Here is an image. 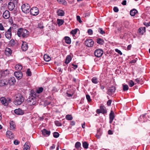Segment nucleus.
I'll use <instances>...</instances> for the list:
<instances>
[{
    "instance_id": "2f4dec72",
    "label": "nucleus",
    "mask_w": 150,
    "mask_h": 150,
    "mask_svg": "<svg viewBox=\"0 0 150 150\" xmlns=\"http://www.w3.org/2000/svg\"><path fill=\"white\" fill-rule=\"evenodd\" d=\"M64 23V21L63 20L58 19L57 20V23L59 26L62 25Z\"/></svg>"
},
{
    "instance_id": "e2e57ef3",
    "label": "nucleus",
    "mask_w": 150,
    "mask_h": 150,
    "mask_svg": "<svg viewBox=\"0 0 150 150\" xmlns=\"http://www.w3.org/2000/svg\"><path fill=\"white\" fill-rule=\"evenodd\" d=\"M67 96L69 97H71L73 95V93H72L71 94L69 93V91H67Z\"/></svg>"
},
{
    "instance_id": "a18cd8bd",
    "label": "nucleus",
    "mask_w": 150,
    "mask_h": 150,
    "mask_svg": "<svg viewBox=\"0 0 150 150\" xmlns=\"http://www.w3.org/2000/svg\"><path fill=\"white\" fill-rule=\"evenodd\" d=\"M0 30L1 31H4L5 30V28L1 23H0Z\"/></svg>"
},
{
    "instance_id": "5fc2aeb1",
    "label": "nucleus",
    "mask_w": 150,
    "mask_h": 150,
    "mask_svg": "<svg viewBox=\"0 0 150 150\" xmlns=\"http://www.w3.org/2000/svg\"><path fill=\"white\" fill-rule=\"evenodd\" d=\"M135 81L137 82V83H139L140 81H142V79H140V78H137L135 80Z\"/></svg>"
},
{
    "instance_id": "37998d69",
    "label": "nucleus",
    "mask_w": 150,
    "mask_h": 150,
    "mask_svg": "<svg viewBox=\"0 0 150 150\" xmlns=\"http://www.w3.org/2000/svg\"><path fill=\"white\" fill-rule=\"evenodd\" d=\"M59 133L57 132H55L53 133V136L55 138H58L59 137Z\"/></svg>"
},
{
    "instance_id": "4468645a",
    "label": "nucleus",
    "mask_w": 150,
    "mask_h": 150,
    "mask_svg": "<svg viewBox=\"0 0 150 150\" xmlns=\"http://www.w3.org/2000/svg\"><path fill=\"white\" fill-rule=\"evenodd\" d=\"M28 48L27 43L25 42H23L21 46V49L23 51H25Z\"/></svg>"
},
{
    "instance_id": "f704fd0d",
    "label": "nucleus",
    "mask_w": 150,
    "mask_h": 150,
    "mask_svg": "<svg viewBox=\"0 0 150 150\" xmlns=\"http://www.w3.org/2000/svg\"><path fill=\"white\" fill-rule=\"evenodd\" d=\"M10 74L9 71L7 69L2 72L1 74L2 75H7Z\"/></svg>"
},
{
    "instance_id": "a211bd4d",
    "label": "nucleus",
    "mask_w": 150,
    "mask_h": 150,
    "mask_svg": "<svg viewBox=\"0 0 150 150\" xmlns=\"http://www.w3.org/2000/svg\"><path fill=\"white\" fill-rule=\"evenodd\" d=\"M42 134L45 135L46 136H49L50 133V131H47L46 129H43L42 131Z\"/></svg>"
},
{
    "instance_id": "423d86ee",
    "label": "nucleus",
    "mask_w": 150,
    "mask_h": 150,
    "mask_svg": "<svg viewBox=\"0 0 150 150\" xmlns=\"http://www.w3.org/2000/svg\"><path fill=\"white\" fill-rule=\"evenodd\" d=\"M30 14L34 16L37 15L39 13V10L36 7H33L30 10Z\"/></svg>"
},
{
    "instance_id": "49530a36",
    "label": "nucleus",
    "mask_w": 150,
    "mask_h": 150,
    "mask_svg": "<svg viewBox=\"0 0 150 150\" xmlns=\"http://www.w3.org/2000/svg\"><path fill=\"white\" fill-rule=\"evenodd\" d=\"M10 44L12 46H13L15 44V41L13 40H11L10 41Z\"/></svg>"
},
{
    "instance_id": "09e8293b",
    "label": "nucleus",
    "mask_w": 150,
    "mask_h": 150,
    "mask_svg": "<svg viewBox=\"0 0 150 150\" xmlns=\"http://www.w3.org/2000/svg\"><path fill=\"white\" fill-rule=\"evenodd\" d=\"M58 3L60 4H63L65 2V0H57Z\"/></svg>"
},
{
    "instance_id": "f8f14e48",
    "label": "nucleus",
    "mask_w": 150,
    "mask_h": 150,
    "mask_svg": "<svg viewBox=\"0 0 150 150\" xmlns=\"http://www.w3.org/2000/svg\"><path fill=\"white\" fill-rule=\"evenodd\" d=\"M3 17L5 19H8L10 17V13L8 10H6L3 13Z\"/></svg>"
},
{
    "instance_id": "338daca9",
    "label": "nucleus",
    "mask_w": 150,
    "mask_h": 150,
    "mask_svg": "<svg viewBox=\"0 0 150 150\" xmlns=\"http://www.w3.org/2000/svg\"><path fill=\"white\" fill-rule=\"evenodd\" d=\"M75 122L74 121H71L70 122V125H71L74 126L75 125Z\"/></svg>"
},
{
    "instance_id": "ddd939ff",
    "label": "nucleus",
    "mask_w": 150,
    "mask_h": 150,
    "mask_svg": "<svg viewBox=\"0 0 150 150\" xmlns=\"http://www.w3.org/2000/svg\"><path fill=\"white\" fill-rule=\"evenodd\" d=\"M114 112L112 111L111 110L110 113L109 115V118H110V121L109 122L110 124H111L112 122V121L114 118Z\"/></svg>"
},
{
    "instance_id": "8fccbe9b",
    "label": "nucleus",
    "mask_w": 150,
    "mask_h": 150,
    "mask_svg": "<svg viewBox=\"0 0 150 150\" xmlns=\"http://www.w3.org/2000/svg\"><path fill=\"white\" fill-rule=\"evenodd\" d=\"M26 74L27 75H31V72L30 69H28L26 72Z\"/></svg>"
},
{
    "instance_id": "7c9ffc66",
    "label": "nucleus",
    "mask_w": 150,
    "mask_h": 150,
    "mask_svg": "<svg viewBox=\"0 0 150 150\" xmlns=\"http://www.w3.org/2000/svg\"><path fill=\"white\" fill-rule=\"evenodd\" d=\"M115 91V87L113 86H112L110 88L108 89L109 92L111 93H114Z\"/></svg>"
},
{
    "instance_id": "a19ab883",
    "label": "nucleus",
    "mask_w": 150,
    "mask_h": 150,
    "mask_svg": "<svg viewBox=\"0 0 150 150\" xmlns=\"http://www.w3.org/2000/svg\"><path fill=\"white\" fill-rule=\"evenodd\" d=\"M78 30V29H75L74 30H71V33L74 35L77 33Z\"/></svg>"
},
{
    "instance_id": "052dcab7",
    "label": "nucleus",
    "mask_w": 150,
    "mask_h": 150,
    "mask_svg": "<svg viewBox=\"0 0 150 150\" xmlns=\"http://www.w3.org/2000/svg\"><path fill=\"white\" fill-rule=\"evenodd\" d=\"M71 65L73 67V68L74 69H76L78 67V66L76 64H71Z\"/></svg>"
},
{
    "instance_id": "6ab92c4d",
    "label": "nucleus",
    "mask_w": 150,
    "mask_h": 150,
    "mask_svg": "<svg viewBox=\"0 0 150 150\" xmlns=\"http://www.w3.org/2000/svg\"><path fill=\"white\" fill-rule=\"evenodd\" d=\"M12 52L11 49L8 48H6L5 51L6 54L8 56L12 54Z\"/></svg>"
},
{
    "instance_id": "5701e85b",
    "label": "nucleus",
    "mask_w": 150,
    "mask_h": 150,
    "mask_svg": "<svg viewBox=\"0 0 150 150\" xmlns=\"http://www.w3.org/2000/svg\"><path fill=\"white\" fill-rule=\"evenodd\" d=\"M72 59L70 55H68L66 57L65 63L68 64L70 62Z\"/></svg>"
},
{
    "instance_id": "dca6fc26",
    "label": "nucleus",
    "mask_w": 150,
    "mask_h": 150,
    "mask_svg": "<svg viewBox=\"0 0 150 150\" xmlns=\"http://www.w3.org/2000/svg\"><path fill=\"white\" fill-rule=\"evenodd\" d=\"M0 100L1 103L5 106H7L8 105V104L7 103V100L4 97H2L1 98Z\"/></svg>"
},
{
    "instance_id": "412c9836",
    "label": "nucleus",
    "mask_w": 150,
    "mask_h": 150,
    "mask_svg": "<svg viewBox=\"0 0 150 150\" xmlns=\"http://www.w3.org/2000/svg\"><path fill=\"white\" fill-rule=\"evenodd\" d=\"M6 135L8 136L10 139L13 138L14 137V135L12 132L10 131H7L6 132Z\"/></svg>"
},
{
    "instance_id": "39448f33",
    "label": "nucleus",
    "mask_w": 150,
    "mask_h": 150,
    "mask_svg": "<svg viewBox=\"0 0 150 150\" xmlns=\"http://www.w3.org/2000/svg\"><path fill=\"white\" fill-rule=\"evenodd\" d=\"M30 6L28 4H26L23 5L21 7L22 11L25 13H27L30 12Z\"/></svg>"
},
{
    "instance_id": "6e6552de",
    "label": "nucleus",
    "mask_w": 150,
    "mask_h": 150,
    "mask_svg": "<svg viewBox=\"0 0 150 150\" xmlns=\"http://www.w3.org/2000/svg\"><path fill=\"white\" fill-rule=\"evenodd\" d=\"M103 53V51L100 49H97L94 52L95 56L98 57H100Z\"/></svg>"
},
{
    "instance_id": "cd10ccee",
    "label": "nucleus",
    "mask_w": 150,
    "mask_h": 150,
    "mask_svg": "<svg viewBox=\"0 0 150 150\" xmlns=\"http://www.w3.org/2000/svg\"><path fill=\"white\" fill-rule=\"evenodd\" d=\"M137 12V10L135 9H133L130 11V13L131 16H134Z\"/></svg>"
},
{
    "instance_id": "58836bf2",
    "label": "nucleus",
    "mask_w": 150,
    "mask_h": 150,
    "mask_svg": "<svg viewBox=\"0 0 150 150\" xmlns=\"http://www.w3.org/2000/svg\"><path fill=\"white\" fill-rule=\"evenodd\" d=\"M66 119L68 120H71L73 119L72 116L70 115H67L66 116Z\"/></svg>"
},
{
    "instance_id": "774afa93",
    "label": "nucleus",
    "mask_w": 150,
    "mask_h": 150,
    "mask_svg": "<svg viewBox=\"0 0 150 150\" xmlns=\"http://www.w3.org/2000/svg\"><path fill=\"white\" fill-rule=\"evenodd\" d=\"M132 47V45H128L127 47V50H130L131 48Z\"/></svg>"
},
{
    "instance_id": "ea45409f",
    "label": "nucleus",
    "mask_w": 150,
    "mask_h": 150,
    "mask_svg": "<svg viewBox=\"0 0 150 150\" xmlns=\"http://www.w3.org/2000/svg\"><path fill=\"white\" fill-rule=\"evenodd\" d=\"M88 144L86 142H84L83 143V146L85 149H87L88 147Z\"/></svg>"
},
{
    "instance_id": "393cba45",
    "label": "nucleus",
    "mask_w": 150,
    "mask_h": 150,
    "mask_svg": "<svg viewBox=\"0 0 150 150\" xmlns=\"http://www.w3.org/2000/svg\"><path fill=\"white\" fill-rule=\"evenodd\" d=\"M57 15L60 16H63L64 14V12L62 10H58L57 11Z\"/></svg>"
},
{
    "instance_id": "7ed1b4c3",
    "label": "nucleus",
    "mask_w": 150,
    "mask_h": 150,
    "mask_svg": "<svg viewBox=\"0 0 150 150\" xmlns=\"http://www.w3.org/2000/svg\"><path fill=\"white\" fill-rule=\"evenodd\" d=\"M29 33L28 31L23 28L19 29L17 32V35L19 37H22L25 38L28 36Z\"/></svg>"
},
{
    "instance_id": "bb28decb",
    "label": "nucleus",
    "mask_w": 150,
    "mask_h": 150,
    "mask_svg": "<svg viewBox=\"0 0 150 150\" xmlns=\"http://www.w3.org/2000/svg\"><path fill=\"white\" fill-rule=\"evenodd\" d=\"M44 60L46 62H49L51 59V58L47 54H45L44 56Z\"/></svg>"
},
{
    "instance_id": "4c0bfd02",
    "label": "nucleus",
    "mask_w": 150,
    "mask_h": 150,
    "mask_svg": "<svg viewBox=\"0 0 150 150\" xmlns=\"http://www.w3.org/2000/svg\"><path fill=\"white\" fill-rule=\"evenodd\" d=\"M128 84L130 87H132L134 85V82L132 80L129 81Z\"/></svg>"
},
{
    "instance_id": "2eb2a0df",
    "label": "nucleus",
    "mask_w": 150,
    "mask_h": 150,
    "mask_svg": "<svg viewBox=\"0 0 150 150\" xmlns=\"http://www.w3.org/2000/svg\"><path fill=\"white\" fill-rule=\"evenodd\" d=\"M15 7V5L12 2V1H10L8 3V9L11 11L13 10Z\"/></svg>"
},
{
    "instance_id": "864d4df0",
    "label": "nucleus",
    "mask_w": 150,
    "mask_h": 150,
    "mask_svg": "<svg viewBox=\"0 0 150 150\" xmlns=\"http://www.w3.org/2000/svg\"><path fill=\"white\" fill-rule=\"evenodd\" d=\"M76 18L77 20L79 22V23H81L82 22V21L81 20L80 17L79 16H77L76 17Z\"/></svg>"
},
{
    "instance_id": "603ef678",
    "label": "nucleus",
    "mask_w": 150,
    "mask_h": 150,
    "mask_svg": "<svg viewBox=\"0 0 150 150\" xmlns=\"http://www.w3.org/2000/svg\"><path fill=\"white\" fill-rule=\"evenodd\" d=\"M14 144L17 145L20 143V142L17 140H15L13 142Z\"/></svg>"
},
{
    "instance_id": "9d476101",
    "label": "nucleus",
    "mask_w": 150,
    "mask_h": 150,
    "mask_svg": "<svg viewBox=\"0 0 150 150\" xmlns=\"http://www.w3.org/2000/svg\"><path fill=\"white\" fill-rule=\"evenodd\" d=\"M94 42L93 40L91 39H88L86 40L85 44L86 46L88 47H92L94 44Z\"/></svg>"
},
{
    "instance_id": "72a5a7b5",
    "label": "nucleus",
    "mask_w": 150,
    "mask_h": 150,
    "mask_svg": "<svg viewBox=\"0 0 150 150\" xmlns=\"http://www.w3.org/2000/svg\"><path fill=\"white\" fill-rule=\"evenodd\" d=\"M100 109L101 113L105 114L107 113V111L105 108L102 106H100Z\"/></svg>"
},
{
    "instance_id": "473e14b6",
    "label": "nucleus",
    "mask_w": 150,
    "mask_h": 150,
    "mask_svg": "<svg viewBox=\"0 0 150 150\" xmlns=\"http://www.w3.org/2000/svg\"><path fill=\"white\" fill-rule=\"evenodd\" d=\"M81 146V144L79 142H77L75 144V147L76 149L79 148Z\"/></svg>"
},
{
    "instance_id": "0e129e2a",
    "label": "nucleus",
    "mask_w": 150,
    "mask_h": 150,
    "mask_svg": "<svg viewBox=\"0 0 150 150\" xmlns=\"http://www.w3.org/2000/svg\"><path fill=\"white\" fill-rule=\"evenodd\" d=\"M144 25L146 26H150V21L149 23H144Z\"/></svg>"
},
{
    "instance_id": "1a4fd4ad",
    "label": "nucleus",
    "mask_w": 150,
    "mask_h": 150,
    "mask_svg": "<svg viewBox=\"0 0 150 150\" xmlns=\"http://www.w3.org/2000/svg\"><path fill=\"white\" fill-rule=\"evenodd\" d=\"M5 35L6 37L8 39L10 40L11 37V27L10 28L5 31Z\"/></svg>"
},
{
    "instance_id": "c756f323",
    "label": "nucleus",
    "mask_w": 150,
    "mask_h": 150,
    "mask_svg": "<svg viewBox=\"0 0 150 150\" xmlns=\"http://www.w3.org/2000/svg\"><path fill=\"white\" fill-rule=\"evenodd\" d=\"M91 81L93 83L95 84H97L99 82L98 78L96 77H94L93 78L91 79Z\"/></svg>"
},
{
    "instance_id": "9b49d317",
    "label": "nucleus",
    "mask_w": 150,
    "mask_h": 150,
    "mask_svg": "<svg viewBox=\"0 0 150 150\" xmlns=\"http://www.w3.org/2000/svg\"><path fill=\"white\" fill-rule=\"evenodd\" d=\"M8 81L9 85V88L11 86L15 84L16 82L15 78L14 77H12L11 78L9 79Z\"/></svg>"
},
{
    "instance_id": "a878e982",
    "label": "nucleus",
    "mask_w": 150,
    "mask_h": 150,
    "mask_svg": "<svg viewBox=\"0 0 150 150\" xmlns=\"http://www.w3.org/2000/svg\"><path fill=\"white\" fill-rule=\"evenodd\" d=\"M97 42L100 45H103L104 43V40L100 38H98L97 39Z\"/></svg>"
},
{
    "instance_id": "13d9d810",
    "label": "nucleus",
    "mask_w": 150,
    "mask_h": 150,
    "mask_svg": "<svg viewBox=\"0 0 150 150\" xmlns=\"http://www.w3.org/2000/svg\"><path fill=\"white\" fill-rule=\"evenodd\" d=\"M115 50L117 52L120 54V55L122 54V52L120 50H119L118 49H115Z\"/></svg>"
},
{
    "instance_id": "69168bd1",
    "label": "nucleus",
    "mask_w": 150,
    "mask_h": 150,
    "mask_svg": "<svg viewBox=\"0 0 150 150\" xmlns=\"http://www.w3.org/2000/svg\"><path fill=\"white\" fill-rule=\"evenodd\" d=\"M55 145H54V144H53L50 147V150L54 149L55 148Z\"/></svg>"
},
{
    "instance_id": "aec40b11",
    "label": "nucleus",
    "mask_w": 150,
    "mask_h": 150,
    "mask_svg": "<svg viewBox=\"0 0 150 150\" xmlns=\"http://www.w3.org/2000/svg\"><path fill=\"white\" fill-rule=\"evenodd\" d=\"M145 32V28H141L138 30V33L140 35H143Z\"/></svg>"
},
{
    "instance_id": "0eeeda50",
    "label": "nucleus",
    "mask_w": 150,
    "mask_h": 150,
    "mask_svg": "<svg viewBox=\"0 0 150 150\" xmlns=\"http://www.w3.org/2000/svg\"><path fill=\"white\" fill-rule=\"evenodd\" d=\"M15 68L18 71H15L14 73V75H19V74H21V75H23V74L20 71L22 69V67L21 65H16L15 66Z\"/></svg>"
},
{
    "instance_id": "680f3d73",
    "label": "nucleus",
    "mask_w": 150,
    "mask_h": 150,
    "mask_svg": "<svg viewBox=\"0 0 150 150\" xmlns=\"http://www.w3.org/2000/svg\"><path fill=\"white\" fill-rule=\"evenodd\" d=\"M127 1L126 0H123L122 2V4L123 5H126Z\"/></svg>"
},
{
    "instance_id": "f257e3e1",
    "label": "nucleus",
    "mask_w": 150,
    "mask_h": 150,
    "mask_svg": "<svg viewBox=\"0 0 150 150\" xmlns=\"http://www.w3.org/2000/svg\"><path fill=\"white\" fill-rule=\"evenodd\" d=\"M37 97V95L35 92L33 90L30 91V96L28 99V101L30 105H35L36 103V101L35 98Z\"/></svg>"
},
{
    "instance_id": "b1692460",
    "label": "nucleus",
    "mask_w": 150,
    "mask_h": 150,
    "mask_svg": "<svg viewBox=\"0 0 150 150\" xmlns=\"http://www.w3.org/2000/svg\"><path fill=\"white\" fill-rule=\"evenodd\" d=\"M65 42L68 44H70L71 43V38L68 36H66L64 38Z\"/></svg>"
},
{
    "instance_id": "bf43d9fd",
    "label": "nucleus",
    "mask_w": 150,
    "mask_h": 150,
    "mask_svg": "<svg viewBox=\"0 0 150 150\" xmlns=\"http://www.w3.org/2000/svg\"><path fill=\"white\" fill-rule=\"evenodd\" d=\"M112 101L111 100H109L107 102V104L108 106H109L110 105Z\"/></svg>"
},
{
    "instance_id": "c03bdc74",
    "label": "nucleus",
    "mask_w": 150,
    "mask_h": 150,
    "mask_svg": "<svg viewBox=\"0 0 150 150\" xmlns=\"http://www.w3.org/2000/svg\"><path fill=\"white\" fill-rule=\"evenodd\" d=\"M98 32L101 34H105V32L101 28H99L98 30Z\"/></svg>"
},
{
    "instance_id": "4be33fe9",
    "label": "nucleus",
    "mask_w": 150,
    "mask_h": 150,
    "mask_svg": "<svg viewBox=\"0 0 150 150\" xmlns=\"http://www.w3.org/2000/svg\"><path fill=\"white\" fill-rule=\"evenodd\" d=\"M10 128L11 130H13L15 129L16 126L14 122L13 121L10 122Z\"/></svg>"
},
{
    "instance_id": "4d7b16f0",
    "label": "nucleus",
    "mask_w": 150,
    "mask_h": 150,
    "mask_svg": "<svg viewBox=\"0 0 150 150\" xmlns=\"http://www.w3.org/2000/svg\"><path fill=\"white\" fill-rule=\"evenodd\" d=\"M12 2L15 5L17 4L18 3V0H13V1H12Z\"/></svg>"
},
{
    "instance_id": "f03ea898",
    "label": "nucleus",
    "mask_w": 150,
    "mask_h": 150,
    "mask_svg": "<svg viewBox=\"0 0 150 150\" xmlns=\"http://www.w3.org/2000/svg\"><path fill=\"white\" fill-rule=\"evenodd\" d=\"M24 99L22 95L18 94L15 96L14 103L16 105H21L24 101Z\"/></svg>"
},
{
    "instance_id": "3c124183",
    "label": "nucleus",
    "mask_w": 150,
    "mask_h": 150,
    "mask_svg": "<svg viewBox=\"0 0 150 150\" xmlns=\"http://www.w3.org/2000/svg\"><path fill=\"white\" fill-rule=\"evenodd\" d=\"M88 33L90 35H91L93 34V31L91 29H89L88 30Z\"/></svg>"
},
{
    "instance_id": "79ce46f5",
    "label": "nucleus",
    "mask_w": 150,
    "mask_h": 150,
    "mask_svg": "<svg viewBox=\"0 0 150 150\" xmlns=\"http://www.w3.org/2000/svg\"><path fill=\"white\" fill-rule=\"evenodd\" d=\"M55 125L57 126H61L62 125L61 123L58 121H56L54 122Z\"/></svg>"
},
{
    "instance_id": "f3484780",
    "label": "nucleus",
    "mask_w": 150,
    "mask_h": 150,
    "mask_svg": "<svg viewBox=\"0 0 150 150\" xmlns=\"http://www.w3.org/2000/svg\"><path fill=\"white\" fill-rule=\"evenodd\" d=\"M14 112L16 114L18 115H22L24 114L23 111L20 108L15 109Z\"/></svg>"
},
{
    "instance_id": "6e6d98bb",
    "label": "nucleus",
    "mask_w": 150,
    "mask_h": 150,
    "mask_svg": "<svg viewBox=\"0 0 150 150\" xmlns=\"http://www.w3.org/2000/svg\"><path fill=\"white\" fill-rule=\"evenodd\" d=\"M113 10L115 12H118L119 10L117 7H115L113 8Z\"/></svg>"
},
{
    "instance_id": "de8ad7c7",
    "label": "nucleus",
    "mask_w": 150,
    "mask_h": 150,
    "mask_svg": "<svg viewBox=\"0 0 150 150\" xmlns=\"http://www.w3.org/2000/svg\"><path fill=\"white\" fill-rule=\"evenodd\" d=\"M86 98L87 100L88 101V102H91V98L90 96L88 95H86Z\"/></svg>"
},
{
    "instance_id": "c9c22d12",
    "label": "nucleus",
    "mask_w": 150,
    "mask_h": 150,
    "mask_svg": "<svg viewBox=\"0 0 150 150\" xmlns=\"http://www.w3.org/2000/svg\"><path fill=\"white\" fill-rule=\"evenodd\" d=\"M43 90V88L42 87H40L36 90V93H42Z\"/></svg>"
},
{
    "instance_id": "e433bc0d",
    "label": "nucleus",
    "mask_w": 150,
    "mask_h": 150,
    "mask_svg": "<svg viewBox=\"0 0 150 150\" xmlns=\"http://www.w3.org/2000/svg\"><path fill=\"white\" fill-rule=\"evenodd\" d=\"M122 85L123 87V90L124 91H126L128 90L129 87L127 85L123 84Z\"/></svg>"
},
{
    "instance_id": "c85d7f7f",
    "label": "nucleus",
    "mask_w": 150,
    "mask_h": 150,
    "mask_svg": "<svg viewBox=\"0 0 150 150\" xmlns=\"http://www.w3.org/2000/svg\"><path fill=\"white\" fill-rule=\"evenodd\" d=\"M24 150H29L30 146H29L28 143H26L24 145Z\"/></svg>"
},
{
    "instance_id": "20e7f679",
    "label": "nucleus",
    "mask_w": 150,
    "mask_h": 150,
    "mask_svg": "<svg viewBox=\"0 0 150 150\" xmlns=\"http://www.w3.org/2000/svg\"><path fill=\"white\" fill-rule=\"evenodd\" d=\"M0 87H2L5 89H8L9 85L8 80L5 79L0 80Z\"/></svg>"
}]
</instances>
